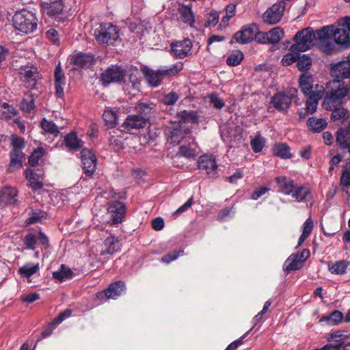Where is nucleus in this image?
<instances>
[{
  "mask_svg": "<svg viewBox=\"0 0 350 350\" xmlns=\"http://www.w3.org/2000/svg\"><path fill=\"white\" fill-rule=\"evenodd\" d=\"M46 35L52 42L54 44H59V38L57 30L55 29H50L46 31Z\"/></svg>",
  "mask_w": 350,
  "mask_h": 350,
  "instance_id": "69168bd1",
  "label": "nucleus"
},
{
  "mask_svg": "<svg viewBox=\"0 0 350 350\" xmlns=\"http://www.w3.org/2000/svg\"><path fill=\"white\" fill-rule=\"evenodd\" d=\"M108 213L111 219V224L121 223L125 213L124 204L119 201L114 202L109 206Z\"/></svg>",
  "mask_w": 350,
  "mask_h": 350,
  "instance_id": "4468645a",
  "label": "nucleus"
},
{
  "mask_svg": "<svg viewBox=\"0 0 350 350\" xmlns=\"http://www.w3.org/2000/svg\"><path fill=\"white\" fill-rule=\"evenodd\" d=\"M291 196L298 202H304L309 197L311 196V191L308 186L295 185Z\"/></svg>",
  "mask_w": 350,
  "mask_h": 350,
  "instance_id": "a878e982",
  "label": "nucleus"
},
{
  "mask_svg": "<svg viewBox=\"0 0 350 350\" xmlns=\"http://www.w3.org/2000/svg\"><path fill=\"white\" fill-rule=\"evenodd\" d=\"M94 62V57L90 53H77L70 58V62L75 68H85L90 67Z\"/></svg>",
  "mask_w": 350,
  "mask_h": 350,
  "instance_id": "a211bd4d",
  "label": "nucleus"
},
{
  "mask_svg": "<svg viewBox=\"0 0 350 350\" xmlns=\"http://www.w3.org/2000/svg\"><path fill=\"white\" fill-rule=\"evenodd\" d=\"M147 124V118L139 115L129 116L123 123V126L128 130L139 129Z\"/></svg>",
  "mask_w": 350,
  "mask_h": 350,
  "instance_id": "412c9836",
  "label": "nucleus"
},
{
  "mask_svg": "<svg viewBox=\"0 0 350 350\" xmlns=\"http://www.w3.org/2000/svg\"><path fill=\"white\" fill-rule=\"evenodd\" d=\"M34 98L31 94H27L21 103V109L25 113H30L35 109Z\"/></svg>",
  "mask_w": 350,
  "mask_h": 350,
  "instance_id": "ea45409f",
  "label": "nucleus"
},
{
  "mask_svg": "<svg viewBox=\"0 0 350 350\" xmlns=\"http://www.w3.org/2000/svg\"><path fill=\"white\" fill-rule=\"evenodd\" d=\"M124 290V283L122 281H118L110 284L104 292L98 293L97 296L98 298H101L105 294L106 299H116Z\"/></svg>",
  "mask_w": 350,
  "mask_h": 350,
  "instance_id": "6ab92c4d",
  "label": "nucleus"
},
{
  "mask_svg": "<svg viewBox=\"0 0 350 350\" xmlns=\"http://www.w3.org/2000/svg\"><path fill=\"white\" fill-rule=\"evenodd\" d=\"M266 36L270 44H276L279 42L284 36V31L280 27H274L266 32Z\"/></svg>",
  "mask_w": 350,
  "mask_h": 350,
  "instance_id": "c9c22d12",
  "label": "nucleus"
},
{
  "mask_svg": "<svg viewBox=\"0 0 350 350\" xmlns=\"http://www.w3.org/2000/svg\"><path fill=\"white\" fill-rule=\"evenodd\" d=\"M14 27L21 34H29L36 31L38 18L35 12L23 9L17 11L12 17Z\"/></svg>",
  "mask_w": 350,
  "mask_h": 350,
  "instance_id": "20e7f679",
  "label": "nucleus"
},
{
  "mask_svg": "<svg viewBox=\"0 0 350 350\" xmlns=\"http://www.w3.org/2000/svg\"><path fill=\"white\" fill-rule=\"evenodd\" d=\"M298 257L299 254L297 253L291 254L288 258L286 261L287 271L297 270L301 267L303 262Z\"/></svg>",
  "mask_w": 350,
  "mask_h": 350,
  "instance_id": "4c0bfd02",
  "label": "nucleus"
},
{
  "mask_svg": "<svg viewBox=\"0 0 350 350\" xmlns=\"http://www.w3.org/2000/svg\"><path fill=\"white\" fill-rule=\"evenodd\" d=\"M258 28L255 24L245 26L241 30L237 31L234 36L236 42L240 44H247L252 41L256 36Z\"/></svg>",
  "mask_w": 350,
  "mask_h": 350,
  "instance_id": "9b49d317",
  "label": "nucleus"
},
{
  "mask_svg": "<svg viewBox=\"0 0 350 350\" xmlns=\"http://www.w3.org/2000/svg\"><path fill=\"white\" fill-rule=\"evenodd\" d=\"M297 92L296 89H293L288 93L278 92L271 98L270 104L279 111L286 113L292 103L293 96Z\"/></svg>",
  "mask_w": 350,
  "mask_h": 350,
  "instance_id": "423d86ee",
  "label": "nucleus"
},
{
  "mask_svg": "<svg viewBox=\"0 0 350 350\" xmlns=\"http://www.w3.org/2000/svg\"><path fill=\"white\" fill-rule=\"evenodd\" d=\"M16 115L17 110L13 106L6 103L0 104V118H12Z\"/></svg>",
  "mask_w": 350,
  "mask_h": 350,
  "instance_id": "f704fd0d",
  "label": "nucleus"
},
{
  "mask_svg": "<svg viewBox=\"0 0 350 350\" xmlns=\"http://www.w3.org/2000/svg\"><path fill=\"white\" fill-rule=\"evenodd\" d=\"M331 73L336 79H350V53L342 60L332 64Z\"/></svg>",
  "mask_w": 350,
  "mask_h": 350,
  "instance_id": "0eeeda50",
  "label": "nucleus"
},
{
  "mask_svg": "<svg viewBox=\"0 0 350 350\" xmlns=\"http://www.w3.org/2000/svg\"><path fill=\"white\" fill-rule=\"evenodd\" d=\"M243 54L239 51H237L230 54L226 59V63L228 66H236L241 64L243 59Z\"/></svg>",
  "mask_w": 350,
  "mask_h": 350,
  "instance_id": "49530a36",
  "label": "nucleus"
},
{
  "mask_svg": "<svg viewBox=\"0 0 350 350\" xmlns=\"http://www.w3.org/2000/svg\"><path fill=\"white\" fill-rule=\"evenodd\" d=\"M226 15L222 18L223 23H228L229 20L235 15L236 5L234 4L228 5L226 8Z\"/></svg>",
  "mask_w": 350,
  "mask_h": 350,
  "instance_id": "13d9d810",
  "label": "nucleus"
},
{
  "mask_svg": "<svg viewBox=\"0 0 350 350\" xmlns=\"http://www.w3.org/2000/svg\"><path fill=\"white\" fill-rule=\"evenodd\" d=\"M324 94L323 106L327 110H332L336 105L341 104L344 97L350 94V88L345 86L344 81L336 79L326 83Z\"/></svg>",
  "mask_w": 350,
  "mask_h": 350,
  "instance_id": "f03ea898",
  "label": "nucleus"
},
{
  "mask_svg": "<svg viewBox=\"0 0 350 350\" xmlns=\"http://www.w3.org/2000/svg\"><path fill=\"white\" fill-rule=\"evenodd\" d=\"M329 316L332 325L338 324L340 322H341L343 318L342 313L338 310L334 311L329 314Z\"/></svg>",
  "mask_w": 350,
  "mask_h": 350,
  "instance_id": "e2e57ef3",
  "label": "nucleus"
},
{
  "mask_svg": "<svg viewBox=\"0 0 350 350\" xmlns=\"http://www.w3.org/2000/svg\"><path fill=\"white\" fill-rule=\"evenodd\" d=\"M64 142L66 146L73 150L79 148L83 144V142L77 138V135L74 133L67 135L65 137Z\"/></svg>",
  "mask_w": 350,
  "mask_h": 350,
  "instance_id": "37998d69",
  "label": "nucleus"
},
{
  "mask_svg": "<svg viewBox=\"0 0 350 350\" xmlns=\"http://www.w3.org/2000/svg\"><path fill=\"white\" fill-rule=\"evenodd\" d=\"M83 169L87 176H92L96 170V158L90 149L83 148L81 151Z\"/></svg>",
  "mask_w": 350,
  "mask_h": 350,
  "instance_id": "9d476101",
  "label": "nucleus"
},
{
  "mask_svg": "<svg viewBox=\"0 0 350 350\" xmlns=\"http://www.w3.org/2000/svg\"><path fill=\"white\" fill-rule=\"evenodd\" d=\"M338 105H336L335 107L333 108V109L332 111H333L332 112V119L336 121V120H345L346 118H348V116H347V113H348V111L343 107H337Z\"/></svg>",
  "mask_w": 350,
  "mask_h": 350,
  "instance_id": "864d4df0",
  "label": "nucleus"
},
{
  "mask_svg": "<svg viewBox=\"0 0 350 350\" xmlns=\"http://www.w3.org/2000/svg\"><path fill=\"white\" fill-rule=\"evenodd\" d=\"M104 246L105 251L102 252L101 254H104L105 253L113 254L120 250L119 242L118 239L113 236H110L105 240Z\"/></svg>",
  "mask_w": 350,
  "mask_h": 350,
  "instance_id": "72a5a7b5",
  "label": "nucleus"
},
{
  "mask_svg": "<svg viewBox=\"0 0 350 350\" xmlns=\"http://www.w3.org/2000/svg\"><path fill=\"white\" fill-rule=\"evenodd\" d=\"M290 52L287 53L282 59L281 63L283 66H289L297 61L300 51H293L292 46L290 49Z\"/></svg>",
  "mask_w": 350,
  "mask_h": 350,
  "instance_id": "09e8293b",
  "label": "nucleus"
},
{
  "mask_svg": "<svg viewBox=\"0 0 350 350\" xmlns=\"http://www.w3.org/2000/svg\"><path fill=\"white\" fill-rule=\"evenodd\" d=\"M340 185L348 188L350 186V172L344 170L340 177Z\"/></svg>",
  "mask_w": 350,
  "mask_h": 350,
  "instance_id": "774afa93",
  "label": "nucleus"
},
{
  "mask_svg": "<svg viewBox=\"0 0 350 350\" xmlns=\"http://www.w3.org/2000/svg\"><path fill=\"white\" fill-rule=\"evenodd\" d=\"M72 275V271L71 269L66 267L64 265H62L59 270L53 273V278L60 282L70 278Z\"/></svg>",
  "mask_w": 350,
  "mask_h": 350,
  "instance_id": "58836bf2",
  "label": "nucleus"
},
{
  "mask_svg": "<svg viewBox=\"0 0 350 350\" xmlns=\"http://www.w3.org/2000/svg\"><path fill=\"white\" fill-rule=\"evenodd\" d=\"M178 12L180 14V18L181 21L190 27H193L195 23V16L193 12H192V8L191 5H180Z\"/></svg>",
  "mask_w": 350,
  "mask_h": 350,
  "instance_id": "bb28decb",
  "label": "nucleus"
},
{
  "mask_svg": "<svg viewBox=\"0 0 350 350\" xmlns=\"http://www.w3.org/2000/svg\"><path fill=\"white\" fill-rule=\"evenodd\" d=\"M321 36V51L325 54H332L336 51V44H345L349 42L348 31L342 27L334 25L323 27L319 33Z\"/></svg>",
  "mask_w": 350,
  "mask_h": 350,
  "instance_id": "f257e3e1",
  "label": "nucleus"
},
{
  "mask_svg": "<svg viewBox=\"0 0 350 350\" xmlns=\"http://www.w3.org/2000/svg\"><path fill=\"white\" fill-rule=\"evenodd\" d=\"M179 98V94L174 92H171L163 96L162 98V102L165 105H173L176 103Z\"/></svg>",
  "mask_w": 350,
  "mask_h": 350,
  "instance_id": "6e6d98bb",
  "label": "nucleus"
},
{
  "mask_svg": "<svg viewBox=\"0 0 350 350\" xmlns=\"http://www.w3.org/2000/svg\"><path fill=\"white\" fill-rule=\"evenodd\" d=\"M129 82L131 83V86L134 88H138L139 84L141 73L138 69L131 68L128 71Z\"/></svg>",
  "mask_w": 350,
  "mask_h": 350,
  "instance_id": "a18cd8bd",
  "label": "nucleus"
},
{
  "mask_svg": "<svg viewBox=\"0 0 350 350\" xmlns=\"http://www.w3.org/2000/svg\"><path fill=\"white\" fill-rule=\"evenodd\" d=\"M273 154L282 159H288L291 157L290 148L286 144H278L273 148Z\"/></svg>",
  "mask_w": 350,
  "mask_h": 350,
  "instance_id": "e433bc0d",
  "label": "nucleus"
},
{
  "mask_svg": "<svg viewBox=\"0 0 350 350\" xmlns=\"http://www.w3.org/2000/svg\"><path fill=\"white\" fill-rule=\"evenodd\" d=\"M199 152V147L194 139L189 137L180 145L178 154L187 159H195Z\"/></svg>",
  "mask_w": 350,
  "mask_h": 350,
  "instance_id": "ddd939ff",
  "label": "nucleus"
},
{
  "mask_svg": "<svg viewBox=\"0 0 350 350\" xmlns=\"http://www.w3.org/2000/svg\"><path fill=\"white\" fill-rule=\"evenodd\" d=\"M36 241L37 239L36 236L32 234H29L25 237V243L29 249L34 250Z\"/></svg>",
  "mask_w": 350,
  "mask_h": 350,
  "instance_id": "680f3d73",
  "label": "nucleus"
},
{
  "mask_svg": "<svg viewBox=\"0 0 350 350\" xmlns=\"http://www.w3.org/2000/svg\"><path fill=\"white\" fill-rule=\"evenodd\" d=\"M39 270L38 264L27 263L21 267L18 272L25 278H29Z\"/></svg>",
  "mask_w": 350,
  "mask_h": 350,
  "instance_id": "79ce46f5",
  "label": "nucleus"
},
{
  "mask_svg": "<svg viewBox=\"0 0 350 350\" xmlns=\"http://www.w3.org/2000/svg\"><path fill=\"white\" fill-rule=\"evenodd\" d=\"M103 119L110 127H113L118 124V117L115 111L112 110L105 111L103 115Z\"/></svg>",
  "mask_w": 350,
  "mask_h": 350,
  "instance_id": "8fccbe9b",
  "label": "nucleus"
},
{
  "mask_svg": "<svg viewBox=\"0 0 350 350\" xmlns=\"http://www.w3.org/2000/svg\"><path fill=\"white\" fill-rule=\"evenodd\" d=\"M40 125L45 133L51 134L54 136H57L59 133L58 127L52 121L47 120L46 118H43L42 120Z\"/></svg>",
  "mask_w": 350,
  "mask_h": 350,
  "instance_id": "a19ab883",
  "label": "nucleus"
},
{
  "mask_svg": "<svg viewBox=\"0 0 350 350\" xmlns=\"http://www.w3.org/2000/svg\"><path fill=\"white\" fill-rule=\"evenodd\" d=\"M320 29L316 31L311 27H306L297 32L294 37L295 43L292 50L304 52L317 44L321 50Z\"/></svg>",
  "mask_w": 350,
  "mask_h": 350,
  "instance_id": "7ed1b4c3",
  "label": "nucleus"
},
{
  "mask_svg": "<svg viewBox=\"0 0 350 350\" xmlns=\"http://www.w3.org/2000/svg\"><path fill=\"white\" fill-rule=\"evenodd\" d=\"M313 77L308 72L301 75L299 78V86L305 95H309L312 93L313 90Z\"/></svg>",
  "mask_w": 350,
  "mask_h": 350,
  "instance_id": "393cba45",
  "label": "nucleus"
},
{
  "mask_svg": "<svg viewBox=\"0 0 350 350\" xmlns=\"http://www.w3.org/2000/svg\"><path fill=\"white\" fill-rule=\"evenodd\" d=\"M124 72L118 66H112L101 74L100 80L103 84L121 81L124 78Z\"/></svg>",
  "mask_w": 350,
  "mask_h": 350,
  "instance_id": "f3484780",
  "label": "nucleus"
},
{
  "mask_svg": "<svg viewBox=\"0 0 350 350\" xmlns=\"http://www.w3.org/2000/svg\"><path fill=\"white\" fill-rule=\"evenodd\" d=\"M17 191L14 187H5L1 191L0 198L5 204H12L16 201Z\"/></svg>",
  "mask_w": 350,
  "mask_h": 350,
  "instance_id": "2f4dec72",
  "label": "nucleus"
},
{
  "mask_svg": "<svg viewBox=\"0 0 350 350\" xmlns=\"http://www.w3.org/2000/svg\"><path fill=\"white\" fill-rule=\"evenodd\" d=\"M193 44L191 40L185 38L171 44L172 55L176 58L183 59L191 53Z\"/></svg>",
  "mask_w": 350,
  "mask_h": 350,
  "instance_id": "1a4fd4ad",
  "label": "nucleus"
},
{
  "mask_svg": "<svg viewBox=\"0 0 350 350\" xmlns=\"http://www.w3.org/2000/svg\"><path fill=\"white\" fill-rule=\"evenodd\" d=\"M72 311L70 310H65L64 311L59 313L57 318H55L51 323L50 326L54 327L62 323L64 320L70 317Z\"/></svg>",
  "mask_w": 350,
  "mask_h": 350,
  "instance_id": "bf43d9fd",
  "label": "nucleus"
},
{
  "mask_svg": "<svg viewBox=\"0 0 350 350\" xmlns=\"http://www.w3.org/2000/svg\"><path fill=\"white\" fill-rule=\"evenodd\" d=\"M198 167L200 170L205 171L209 177L215 178L217 176V165L215 157L212 155L200 157Z\"/></svg>",
  "mask_w": 350,
  "mask_h": 350,
  "instance_id": "f8f14e48",
  "label": "nucleus"
},
{
  "mask_svg": "<svg viewBox=\"0 0 350 350\" xmlns=\"http://www.w3.org/2000/svg\"><path fill=\"white\" fill-rule=\"evenodd\" d=\"M24 154L20 150H12L10 152V163L8 167V171L12 172L22 166V161Z\"/></svg>",
  "mask_w": 350,
  "mask_h": 350,
  "instance_id": "c756f323",
  "label": "nucleus"
},
{
  "mask_svg": "<svg viewBox=\"0 0 350 350\" xmlns=\"http://www.w3.org/2000/svg\"><path fill=\"white\" fill-rule=\"evenodd\" d=\"M307 125L312 131L319 133L327 126V122L323 118L312 117L308 120Z\"/></svg>",
  "mask_w": 350,
  "mask_h": 350,
  "instance_id": "473e14b6",
  "label": "nucleus"
},
{
  "mask_svg": "<svg viewBox=\"0 0 350 350\" xmlns=\"http://www.w3.org/2000/svg\"><path fill=\"white\" fill-rule=\"evenodd\" d=\"M54 81L56 96L58 98H63L64 96V87L66 85V77L59 62L55 69Z\"/></svg>",
  "mask_w": 350,
  "mask_h": 350,
  "instance_id": "dca6fc26",
  "label": "nucleus"
},
{
  "mask_svg": "<svg viewBox=\"0 0 350 350\" xmlns=\"http://www.w3.org/2000/svg\"><path fill=\"white\" fill-rule=\"evenodd\" d=\"M350 334L345 330H337L329 334L328 340L331 342H335L336 344H329L331 348L338 349L342 346L344 342L349 339Z\"/></svg>",
  "mask_w": 350,
  "mask_h": 350,
  "instance_id": "b1692460",
  "label": "nucleus"
},
{
  "mask_svg": "<svg viewBox=\"0 0 350 350\" xmlns=\"http://www.w3.org/2000/svg\"><path fill=\"white\" fill-rule=\"evenodd\" d=\"M44 150L42 148H38L34 150L29 157V163L31 165L34 166L38 164L40 159L44 156Z\"/></svg>",
  "mask_w": 350,
  "mask_h": 350,
  "instance_id": "603ef678",
  "label": "nucleus"
},
{
  "mask_svg": "<svg viewBox=\"0 0 350 350\" xmlns=\"http://www.w3.org/2000/svg\"><path fill=\"white\" fill-rule=\"evenodd\" d=\"M349 265V262L347 260L331 262L328 263V269L333 274L342 275L346 273Z\"/></svg>",
  "mask_w": 350,
  "mask_h": 350,
  "instance_id": "7c9ffc66",
  "label": "nucleus"
},
{
  "mask_svg": "<svg viewBox=\"0 0 350 350\" xmlns=\"http://www.w3.org/2000/svg\"><path fill=\"white\" fill-rule=\"evenodd\" d=\"M144 75L149 85L153 87L159 85L161 81L166 77L163 68L157 70L145 69Z\"/></svg>",
  "mask_w": 350,
  "mask_h": 350,
  "instance_id": "5701e85b",
  "label": "nucleus"
},
{
  "mask_svg": "<svg viewBox=\"0 0 350 350\" xmlns=\"http://www.w3.org/2000/svg\"><path fill=\"white\" fill-rule=\"evenodd\" d=\"M183 251H173L165 255H164L161 258V261L165 263H169L174 260H176L180 255H183Z\"/></svg>",
  "mask_w": 350,
  "mask_h": 350,
  "instance_id": "052dcab7",
  "label": "nucleus"
},
{
  "mask_svg": "<svg viewBox=\"0 0 350 350\" xmlns=\"http://www.w3.org/2000/svg\"><path fill=\"white\" fill-rule=\"evenodd\" d=\"M311 65L312 59L309 56L306 55H303L302 56L298 55V58L297 59V66L299 70H308L310 68Z\"/></svg>",
  "mask_w": 350,
  "mask_h": 350,
  "instance_id": "de8ad7c7",
  "label": "nucleus"
},
{
  "mask_svg": "<svg viewBox=\"0 0 350 350\" xmlns=\"http://www.w3.org/2000/svg\"><path fill=\"white\" fill-rule=\"evenodd\" d=\"M25 174L29 185L33 189L37 190L43 187L42 176L38 174L33 170H27Z\"/></svg>",
  "mask_w": 350,
  "mask_h": 350,
  "instance_id": "c85d7f7f",
  "label": "nucleus"
},
{
  "mask_svg": "<svg viewBox=\"0 0 350 350\" xmlns=\"http://www.w3.org/2000/svg\"><path fill=\"white\" fill-rule=\"evenodd\" d=\"M313 228V221L311 217L308 218L303 226V234L309 237Z\"/></svg>",
  "mask_w": 350,
  "mask_h": 350,
  "instance_id": "0e129e2a",
  "label": "nucleus"
},
{
  "mask_svg": "<svg viewBox=\"0 0 350 350\" xmlns=\"http://www.w3.org/2000/svg\"><path fill=\"white\" fill-rule=\"evenodd\" d=\"M265 139L260 135L256 136L251 141V146L254 152H261L265 146Z\"/></svg>",
  "mask_w": 350,
  "mask_h": 350,
  "instance_id": "5fc2aeb1",
  "label": "nucleus"
},
{
  "mask_svg": "<svg viewBox=\"0 0 350 350\" xmlns=\"http://www.w3.org/2000/svg\"><path fill=\"white\" fill-rule=\"evenodd\" d=\"M285 3L283 1L274 3L263 14V21L271 25L278 23L282 18Z\"/></svg>",
  "mask_w": 350,
  "mask_h": 350,
  "instance_id": "6e6552de",
  "label": "nucleus"
},
{
  "mask_svg": "<svg viewBox=\"0 0 350 350\" xmlns=\"http://www.w3.org/2000/svg\"><path fill=\"white\" fill-rule=\"evenodd\" d=\"M336 142L342 150H347L350 154V121L347 129H338Z\"/></svg>",
  "mask_w": 350,
  "mask_h": 350,
  "instance_id": "aec40b11",
  "label": "nucleus"
},
{
  "mask_svg": "<svg viewBox=\"0 0 350 350\" xmlns=\"http://www.w3.org/2000/svg\"><path fill=\"white\" fill-rule=\"evenodd\" d=\"M42 8L44 13L53 16L61 14L64 6L62 0H56L51 3H42Z\"/></svg>",
  "mask_w": 350,
  "mask_h": 350,
  "instance_id": "cd10ccee",
  "label": "nucleus"
},
{
  "mask_svg": "<svg viewBox=\"0 0 350 350\" xmlns=\"http://www.w3.org/2000/svg\"><path fill=\"white\" fill-rule=\"evenodd\" d=\"M279 191L286 196H291L295 187V181L286 176H278L275 178Z\"/></svg>",
  "mask_w": 350,
  "mask_h": 350,
  "instance_id": "4be33fe9",
  "label": "nucleus"
},
{
  "mask_svg": "<svg viewBox=\"0 0 350 350\" xmlns=\"http://www.w3.org/2000/svg\"><path fill=\"white\" fill-rule=\"evenodd\" d=\"M137 109L141 113L140 116L146 117L148 119V115H150L154 109V106L152 104L139 103L137 107Z\"/></svg>",
  "mask_w": 350,
  "mask_h": 350,
  "instance_id": "4d7b16f0",
  "label": "nucleus"
},
{
  "mask_svg": "<svg viewBox=\"0 0 350 350\" xmlns=\"http://www.w3.org/2000/svg\"><path fill=\"white\" fill-rule=\"evenodd\" d=\"M324 95V88L322 85H316L315 90L311 94L308 95L306 100V110L309 113L316 111L318 102Z\"/></svg>",
  "mask_w": 350,
  "mask_h": 350,
  "instance_id": "2eb2a0df",
  "label": "nucleus"
},
{
  "mask_svg": "<svg viewBox=\"0 0 350 350\" xmlns=\"http://www.w3.org/2000/svg\"><path fill=\"white\" fill-rule=\"evenodd\" d=\"M25 80L27 81H35L38 77L37 68L35 67H26L21 71Z\"/></svg>",
  "mask_w": 350,
  "mask_h": 350,
  "instance_id": "c03bdc74",
  "label": "nucleus"
},
{
  "mask_svg": "<svg viewBox=\"0 0 350 350\" xmlns=\"http://www.w3.org/2000/svg\"><path fill=\"white\" fill-rule=\"evenodd\" d=\"M219 14L216 11H213L209 14L206 23L208 26H215L219 21Z\"/></svg>",
  "mask_w": 350,
  "mask_h": 350,
  "instance_id": "338daca9",
  "label": "nucleus"
},
{
  "mask_svg": "<svg viewBox=\"0 0 350 350\" xmlns=\"http://www.w3.org/2000/svg\"><path fill=\"white\" fill-rule=\"evenodd\" d=\"M183 68V64L182 62H177L170 67L163 68V73L166 77H170L176 75L180 72Z\"/></svg>",
  "mask_w": 350,
  "mask_h": 350,
  "instance_id": "3c124183",
  "label": "nucleus"
},
{
  "mask_svg": "<svg viewBox=\"0 0 350 350\" xmlns=\"http://www.w3.org/2000/svg\"><path fill=\"white\" fill-rule=\"evenodd\" d=\"M96 40L102 44H113L119 38L118 27L111 23L102 24L95 30Z\"/></svg>",
  "mask_w": 350,
  "mask_h": 350,
  "instance_id": "39448f33",
  "label": "nucleus"
}]
</instances>
